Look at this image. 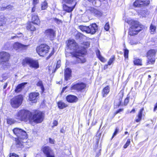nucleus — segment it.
I'll return each instance as SVG.
<instances>
[{"instance_id":"1","label":"nucleus","mask_w":157,"mask_h":157,"mask_svg":"<svg viewBox=\"0 0 157 157\" xmlns=\"http://www.w3.org/2000/svg\"><path fill=\"white\" fill-rule=\"evenodd\" d=\"M67 45L68 47L70 48L71 49H73L75 50V52H73V55L76 58V61H74V63H83L86 62V60L85 59L82 57L80 58H77L78 56H81L83 55H84L85 53L84 51H81L79 50L77 51V49L78 47L77 44L75 41L73 40H68Z\"/></svg>"},{"instance_id":"2","label":"nucleus","mask_w":157,"mask_h":157,"mask_svg":"<svg viewBox=\"0 0 157 157\" xmlns=\"http://www.w3.org/2000/svg\"><path fill=\"white\" fill-rule=\"evenodd\" d=\"M31 113L27 110H21L19 111L16 114L17 118L21 121L29 122Z\"/></svg>"},{"instance_id":"3","label":"nucleus","mask_w":157,"mask_h":157,"mask_svg":"<svg viewBox=\"0 0 157 157\" xmlns=\"http://www.w3.org/2000/svg\"><path fill=\"white\" fill-rule=\"evenodd\" d=\"M44 118V114L40 111H36L33 115L31 113L29 123H31L33 122L36 123H41L43 121Z\"/></svg>"},{"instance_id":"4","label":"nucleus","mask_w":157,"mask_h":157,"mask_svg":"<svg viewBox=\"0 0 157 157\" xmlns=\"http://www.w3.org/2000/svg\"><path fill=\"white\" fill-rule=\"evenodd\" d=\"M78 28L82 31L93 34L95 33L98 29V26L95 23H94L88 26L80 25L78 26Z\"/></svg>"},{"instance_id":"5","label":"nucleus","mask_w":157,"mask_h":157,"mask_svg":"<svg viewBox=\"0 0 157 157\" xmlns=\"http://www.w3.org/2000/svg\"><path fill=\"white\" fill-rule=\"evenodd\" d=\"M22 65L25 66L27 65L31 68L37 69L39 67V63L37 60L32 58H26L23 59L22 62Z\"/></svg>"},{"instance_id":"6","label":"nucleus","mask_w":157,"mask_h":157,"mask_svg":"<svg viewBox=\"0 0 157 157\" xmlns=\"http://www.w3.org/2000/svg\"><path fill=\"white\" fill-rule=\"evenodd\" d=\"M131 24V26L129 28L128 34L130 36H133L136 35L138 32L141 30L142 28L136 22L132 21Z\"/></svg>"},{"instance_id":"7","label":"nucleus","mask_w":157,"mask_h":157,"mask_svg":"<svg viewBox=\"0 0 157 157\" xmlns=\"http://www.w3.org/2000/svg\"><path fill=\"white\" fill-rule=\"evenodd\" d=\"M10 57V55L8 52L4 51L0 52V64L4 67H9L10 64L8 62Z\"/></svg>"},{"instance_id":"8","label":"nucleus","mask_w":157,"mask_h":157,"mask_svg":"<svg viewBox=\"0 0 157 157\" xmlns=\"http://www.w3.org/2000/svg\"><path fill=\"white\" fill-rule=\"evenodd\" d=\"M23 99V97L21 95L13 98L10 100V104L14 108L18 107L21 104Z\"/></svg>"},{"instance_id":"9","label":"nucleus","mask_w":157,"mask_h":157,"mask_svg":"<svg viewBox=\"0 0 157 157\" xmlns=\"http://www.w3.org/2000/svg\"><path fill=\"white\" fill-rule=\"evenodd\" d=\"M49 47L46 44H41L36 48L37 53L41 56H44L49 52Z\"/></svg>"},{"instance_id":"10","label":"nucleus","mask_w":157,"mask_h":157,"mask_svg":"<svg viewBox=\"0 0 157 157\" xmlns=\"http://www.w3.org/2000/svg\"><path fill=\"white\" fill-rule=\"evenodd\" d=\"M42 151L47 157H55L54 153L53 150L48 146L42 147Z\"/></svg>"},{"instance_id":"11","label":"nucleus","mask_w":157,"mask_h":157,"mask_svg":"<svg viewBox=\"0 0 157 157\" xmlns=\"http://www.w3.org/2000/svg\"><path fill=\"white\" fill-rule=\"evenodd\" d=\"M149 3V0H136L134 3L133 5L136 7H140L147 6Z\"/></svg>"},{"instance_id":"12","label":"nucleus","mask_w":157,"mask_h":157,"mask_svg":"<svg viewBox=\"0 0 157 157\" xmlns=\"http://www.w3.org/2000/svg\"><path fill=\"white\" fill-rule=\"evenodd\" d=\"M13 131L18 137H20L21 136L27 137V134L25 131L18 128H14Z\"/></svg>"},{"instance_id":"13","label":"nucleus","mask_w":157,"mask_h":157,"mask_svg":"<svg viewBox=\"0 0 157 157\" xmlns=\"http://www.w3.org/2000/svg\"><path fill=\"white\" fill-rule=\"evenodd\" d=\"M45 37L50 40H52L55 36V32L51 29H49L46 30L44 33Z\"/></svg>"},{"instance_id":"14","label":"nucleus","mask_w":157,"mask_h":157,"mask_svg":"<svg viewBox=\"0 0 157 157\" xmlns=\"http://www.w3.org/2000/svg\"><path fill=\"white\" fill-rule=\"evenodd\" d=\"M86 85L83 83H77L71 86V90H76L78 91L84 89L86 87Z\"/></svg>"},{"instance_id":"15","label":"nucleus","mask_w":157,"mask_h":157,"mask_svg":"<svg viewBox=\"0 0 157 157\" xmlns=\"http://www.w3.org/2000/svg\"><path fill=\"white\" fill-rule=\"evenodd\" d=\"M16 146L17 147H22L23 143L26 141V138H15Z\"/></svg>"},{"instance_id":"16","label":"nucleus","mask_w":157,"mask_h":157,"mask_svg":"<svg viewBox=\"0 0 157 157\" xmlns=\"http://www.w3.org/2000/svg\"><path fill=\"white\" fill-rule=\"evenodd\" d=\"M39 94L37 92L32 93L29 94V100L33 102H36L37 101V97L39 96Z\"/></svg>"},{"instance_id":"17","label":"nucleus","mask_w":157,"mask_h":157,"mask_svg":"<svg viewBox=\"0 0 157 157\" xmlns=\"http://www.w3.org/2000/svg\"><path fill=\"white\" fill-rule=\"evenodd\" d=\"M29 46V45H24L18 42H16L14 44L13 47L16 50L18 49H26Z\"/></svg>"},{"instance_id":"18","label":"nucleus","mask_w":157,"mask_h":157,"mask_svg":"<svg viewBox=\"0 0 157 157\" xmlns=\"http://www.w3.org/2000/svg\"><path fill=\"white\" fill-rule=\"evenodd\" d=\"M67 101L70 103L75 102L78 101V98L75 96L69 95H67L66 98Z\"/></svg>"},{"instance_id":"19","label":"nucleus","mask_w":157,"mask_h":157,"mask_svg":"<svg viewBox=\"0 0 157 157\" xmlns=\"http://www.w3.org/2000/svg\"><path fill=\"white\" fill-rule=\"evenodd\" d=\"M76 4H75V5H73V6L71 7L68 6L66 4H63V9L64 11L68 13H70L73 10Z\"/></svg>"},{"instance_id":"20","label":"nucleus","mask_w":157,"mask_h":157,"mask_svg":"<svg viewBox=\"0 0 157 157\" xmlns=\"http://www.w3.org/2000/svg\"><path fill=\"white\" fill-rule=\"evenodd\" d=\"M71 70L69 68L66 69L64 72L65 79L66 80H68L71 76Z\"/></svg>"},{"instance_id":"21","label":"nucleus","mask_w":157,"mask_h":157,"mask_svg":"<svg viewBox=\"0 0 157 157\" xmlns=\"http://www.w3.org/2000/svg\"><path fill=\"white\" fill-rule=\"evenodd\" d=\"M13 9V6L11 5L6 6L4 4L2 5V7H0V10L2 11L7 9L9 10H12Z\"/></svg>"},{"instance_id":"22","label":"nucleus","mask_w":157,"mask_h":157,"mask_svg":"<svg viewBox=\"0 0 157 157\" xmlns=\"http://www.w3.org/2000/svg\"><path fill=\"white\" fill-rule=\"evenodd\" d=\"M35 24L39 25L40 23V20L37 15H33L32 17V22Z\"/></svg>"},{"instance_id":"23","label":"nucleus","mask_w":157,"mask_h":157,"mask_svg":"<svg viewBox=\"0 0 157 157\" xmlns=\"http://www.w3.org/2000/svg\"><path fill=\"white\" fill-rule=\"evenodd\" d=\"M25 84H26V83L25 82L19 84L16 87L15 90V91L17 93L21 91L24 88L25 85Z\"/></svg>"},{"instance_id":"24","label":"nucleus","mask_w":157,"mask_h":157,"mask_svg":"<svg viewBox=\"0 0 157 157\" xmlns=\"http://www.w3.org/2000/svg\"><path fill=\"white\" fill-rule=\"evenodd\" d=\"M91 12L97 16L101 17L102 15V13L100 11L95 9H92Z\"/></svg>"},{"instance_id":"25","label":"nucleus","mask_w":157,"mask_h":157,"mask_svg":"<svg viewBox=\"0 0 157 157\" xmlns=\"http://www.w3.org/2000/svg\"><path fill=\"white\" fill-rule=\"evenodd\" d=\"M156 52V50L154 49L150 50L147 53V57H152L155 56Z\"/></svg>"},{"instance_id":"26","label":"nucleus","mask_w":157,"mask_h":157,"mask_svg":"<svg viewBox=\"0 0 157 157\" xmlns=\"http://www.w3.org/2000/svg\"><path fill=\"white\" fill-rule=\"evenodd\" d=\"M110 87L109 86L105 87L102 90V94L103 97H105L109 92Z\"/></svg>"},{"instance_id":"27","label":"nucleus","mask_w":157,"mask_h":157,"mask_svg":"<svg viewBox=\"0 0 157 157\" xmlns=\"http://www.w3.org/2000/svg\"><path fill=\"white\" fill-rule=\"evenodd\" d=\"M35 24L33 22H30L28 24L27 28L28 29L30 30L31 31H34L36 30V28L34 26Z\"/></svg>"},{"instance_id":"28","label":"nucleus","mask_w":157,"mask_h":157,"mask_svg":"<svg viewBox=\"0 0 157 157\" xmlns=\"http://www.w3.org/2000/svg\"><path fill=\"white\" fill-rule=\"evenodd\" d=\"M105 0H95L93 1L92 4L96 7H99L101 5V2Z\"/></svg>"},{"instance_id":"29","label":"nucleus","mask_w":157,"mask_h":157,"mask_svg":"<svg viewBox=\"0 0 157 157\" xmlns=\"http://www.w3.org/2000/svg\"><path fill=\"white\" fill-rule=\"evenodd\" d=\"M58 106L59 109H62L67 106V105L61 101L58 103Z\"/></svg>"},{"instance_id":"30","label":"nucleus","mask_w":157,"mask_h":157,"mask_svg":"<svg viewBox=\"0 0 157 157\" xmlns=\"http://www.w3.org/2000/svg\"><path fill=\"white\" fill-rule=\"evenodd\" d=\"M96 54L98 57L101 61L104 62L105 61V59L101 55L99 50H98Z\"/></svg>"},{"instance_id":"31","label":"nucleus","mask_w":157,"mask_h":157,"mask_svg":"<svg viewBox=\"0 0 157 157\" xmlns=\"http://www.w3.org/2000/svg\"><path fill=\"white\" fill-rule=\"evenodd\" d=\"M133 61L134 64L137 65H142V60L136 58L134 59Z\"/></svg>"},{"instance_id":"32","label":"nucleus","mask_w":157,"mask_h":157,"mask_svg":"<svg viewBox=\"0 0 157 157\" xmlns=\"http://www.w3.org/2000/svg\"><path fill=\"white\" fill-rule=\"evenodd\" d=\"M63 2L65 3L68 4H73L75 5V4H76V2L75 0H63Z\"/></svg>"},{"instance_id":"33","label":"nucleus","mask_w":157,"mask_h":157,"mask_svg":"<svg viewBox=\"0 0 157 157\" xmlns=\"http://www.w3.org/2000/svg\"><path fill=\"white\" fill-rule=\"evenodd\" d=\"M36 85L37 86L40 87L42 92H44V88L42 82L41 81H39L37 83Z\"/></svg>"},{"instance_id":"34","label":"nucleus","mask_w":157,"mask_h":157,"mask_svg":"<svg viewBox=\"0 0 157 157\" xmlns=\"http://www.w3.org/2000/svg\"><path fill=\"white\" fill-rule=\"evenodd\" d=\"M147 64H153L155 62L154 58L152 57H147Z\"/></svg>"},{"instance_id":"35","label":"nucleus","mask_w":157,"mask_h":157,"mask_svg":"<svg viewBox=\"0 0 157 157\" xmlns=\"http://www.w3.org/2000/svg\"><path fill=\"white\" fill-rule=\"evenodd\" d=\"M156 27L155 26L151 24L150 27V32L151 34H154L156 32Z\"/></svg>"},{"instance_id":"36","label":"nucleus","mask_w":157,"mask_h":157,"mask_svg":"<svg viewBox=\"0 0 157 157\" xmlns=\"http://www.w3.org/2000/svg\"><path fill=\"white\" fill-rule=\"evenodd\" d=\"M5 20V18L3 15H0V26L2 25Z\"/></svg>"},{"instance_id":"37","label":"nucleus","mask_w":157,"mask_h":157,"mask_svg":"<svg viewBox=\"0 0 157 157\" xmlns=\"http://www.w3.org/2000/svg\"><path fill=\"white\" fill-rule=\"evenodd\" d=\"M96 144L95 145V147H94V150L95 151H99L101 150V149H99V147L98 145V144L99 143V140L98 139H96Z\"/></svg>"},{"instance_id":"38","label":"nucleus","mask_w":157,"mask_h":157,"mask_svg":"<svg viewBox=\"0 0 157 157\" xmlns=\"http://www.w3.org/2000/svg\"><path fill=\"white\" fill-rule=\"evenodd\" d=\"M48 7V4L47 2L45 1L41 5V9L42 10H44L46 9Z\"/></svg>"},{"instance_id":"39","label":"nucleus","mask_w":157,"mask_h":157,"mask_svg":"<svg viewBox=\"0 0 157 157\" xmlns=\"http://www.w3.org/2000/svg\"><path fill=\"white\" fill-rule=\"evenodd\" d=\"M54 20L55 22L59 25H61L62 23V21L61 20L57 18H54Z\"/></svg>"},{"instance_id":"40","label":"nucleus","mask_w":157,"mask_h":157,"mask_svg":"<svg viewBox=\"0 0 157 157\" xmlns=\"http://www.w3.org/2000/svg\"><path fill=\"white\" fill-rule=\"evenodd\" d=\"M124 57L125 58H128V54L129 52V51L126 48H125L124 49Z\"/></svg>"},{"instance_id":"41","label":"nucleus","mask_w":157,"mask_h":157,"mask_svg":"<svg viewBox=\"0 0 157 157\" xmlns=\"http://www.w3.org/2000/svg\"><path fill=\"white\" fill-rule=\"evenodd\" d=\"M115 60V57L114 56H113L111 57L109 59L108 62V65H110L111 64L113 63V61Z\"/></svg>"},{"instance_id":"42","label":"nucleus","mask_w":157,"mask_h":157,"mask_svg":"<svg viewBox=\"0 0 157 157\" xmlns=\"http://www.w3.org/2000/svg\"><path fill=\"white\" fill-rule=\"evenodd\" d=\"M144 110V108H143L140 110L138 113V114L137 115L139 117H140L142 118V112Z\"/></svg>"},{"instance_id":"43","label":"nucleus","mask_w":157,"mask_h":157,"mask_svg":"<svg viewBox=\"0 0 157 157\" xmlns=\"http://www.w3.org/2000/svg\"><path fill=\"white\" fill-rule=\"evenodd\" d=\"M60 64H61V61H60L59 60H58L57 61V64H56V69L58 68H59L60 67ZM56 70H54V71H53V72H55V71H56Z\"/></svg>"},{"instance_id":"44","label":"nucleus","mask_w":157,"mask_h":157,"mask_svg":"<svg viewBox=\"0 0 157 157\" xmlns=\"http://www.w3.org/2000/svg\"><path fill=\"white\" fill-rule=\"evenodd\" d=\"M119 128L117 127L115 129V130L114 132L113 136L112 137H113L114 136H115L119 132Z\"/></svg>"},{"instance_id":"45","label":"nucleus","mask_w":157,"mask_h":157,"mask_svg":"<svg viewBox=\"0 0 157 157\" xmlns=\"http://www.w3.org/2000/svg\"><path fill=\"white\" fill-rule=\"evenodd\" d=\"M130 142V140L128 139L127 140L126 143L124 145V148H126L128 147V146L129 145Z\"/></svg>"},{"instance_id":"46","label":"nucleus","mask_w":157,"mask_h":157,"mask_svg":"<svg viewBox=\"0 0 157 157\" xmlns=\"http://www.w3.org/2000/svg\"><path fill=\"white\" fill-rule=\"evenodd\" d=\"M109 22H108L106 23V24L105 25L104 29L106 31H107L109 30Z\"/></svg>"},{"instance_id":"47","label":"nucleus","mask_w":157,"mask_h":157,"mask_svg":"<svg viewBox=\"0 0 157 157\" xmlns=\"http://www.w3.org/2000/svg\"><path fill=\"white\" fill-rule=\"evenodd\" d=\"M7 123L10 124H11L14 123L13 120L12 119H8L7 120Z\"/></svg>"},{"instance_id":"48","label":"nucleus","mask_w":157,"mask_h":157,"mask_svg":"<svg viewBox=\"0 0 157 157\" xmlns=\"http://www.w3.org/2000/svg\"><path fill=\"white\" fill-rule=\"evenodd\" d=\"M129 98L128 97L126 98L124 100V105H127L129 102Z\"/></svg>"},{"instance_id":"49","label":"nucleus","mask_w":157,"mask_h":157,"mask_svg":"<svg viewBox=\"0 0 157 157\" xmlns=\"http://www.w3.org/2000/svg\"><path fill=\"white\" fill-rule=\"evenodd\" d=\"M48 140L49 143L51 144H54V143L55 140L53 138H49Z\"/></svg>"},{"instance_id":"50","label":"nucleus","mask_w":157,"mask_h":157,"mask_svg":"<svg viewBox=\"0 0 157 157\" xmlns=\"http://www.w3.org/2000/svg\"><path fill=\"white\" fill-rule=\"evenodd\" d=\"M10 157H19L18 156L15 154L13 153H10Z\"/></svg>"},{"instance_id":"51","label":"nucleus","mask_w":157,"mask_h":157,"mask_svg":"<svg viewBox=\"0 0 157 157\" xmlns=\"http://www.w3.org/2000/svg\"><path fill=\"white\" fill-rule=\"evenodd\" d=\"M141 119L142 118L140 117H139L137 116L136 118V121L137 122H139Z\"/></svg>"},{"instance_id":"52","label":"nucleus","mask_w":157,"mask_h":157,"mask_svg":"<svg viewBox=\"0 0 157 157\" xmlns=\"http://www.w3.org/2000/svg\"><path fill=\"white\" fill-rule=\"evenodd\" d=\"M123 110H124L123 109H119L118 110L116 111V112L115 113V114H116L118 113H119L120 112L122 111Z\"/></svg>"},{"instance_id":"53","label":"nucleus","mask_w":157,"mask_h":157,"mask_svg":"<svg viewBox=\"0 0 157 157\" xmlns=\"http://www.w3.org/2000/svg\"><path fill=\"white\" fill-rule=\"evenodd\" d=\"M38 0H33V4L34 6H35L37 3H38Z\"/></svg>"},{"instance_id":"54","label":"nucleus","mask_w":157,"mask_h":157,"mask_svg":"<svg viewBox=\"0 0 157 157\" xmlns=\"http://www.w3.org/2000/svg\"><path fill=\"white\" fill-rule=\"evenodd\" d=\"M157 110V102L155 104V107L154 109V111H155Z\"/></svg>"},{"instance_id":"55","label":"nucleus","mask_w":157,"mask_h":157,"mask_svg":"<svg viewBox=\"0 0 157 157\" xmlns=\"http://www.w3.org/2000/svg\"><path fill=\"white\" fill-rule=\"evenodd\" d=\"M53 124L54 126H56L58 124V122L56 121H55L53 122Z\"/></svg>"},{"instance_id":"56","label":"nucleus","mask_w":157,"mask_h":157,"mask_svg":"<svg viewBox=\"0 0 157 157\" xmlns=\"http://www.w3.org/2000/svg\"><path fill=\"white\" fill-rule=\"evenodd\" d=\"M96 136L98 137L101 136V134L99 133V132H98L96 135Z\"/></svg>"},{"instance_id":"57","label":"nucleus","mask_w":157,"mask_h":157,"mask_svg":"<svg viewBox=\"0 0 157 157\" xmlns=\"http://www.w3.org/2000/svg\"><path fill=\"white\" fill-rule=\"evenodd\" d=\"M122 98H120L119 99V103L118 104V105L119 106L121 104V101H122Z\"/></svg>"},{"instance_id":"58","label":"nucleus","mask_w":157,"mask_h":157,"mask_svg":"<svg viewBox=\"0 0 157 157\" xmlns=\"http://www.w3.org/2000/svg\"><path fill=\"white\" fill-rule=\"evenodd\" d=\"M36 8L35 6H34V7L33 8L32 10V12H34L35 11Z\"/></svg>"},{"instance_id":"59","label":"nucleus","mask_w":157,"mask_h":157,"mask_svg":"<svg viewBox=\"0 0 157 157\" xmlns=\"http://www.w3.org/2000/svg\"><path fill=\"white\" fill-rule=\"evenodd\" d=\"M7 85V83H5V85L4 86L3 88L4 89H6V87Z\"/></svg>"},{"instance_id":"60","label":"nucleus","mask_w":157,"mask_h":157,"mask_svg":"<svg viewBox=\"0 0 157 157\" xmlns=\"http://www.w3.org/2000/svg\"><path fill=\"white\" fill-rule=\"evenodd\" d=\"M97 123V121H93L92 123V124L93 125H95Z\"/></svg>"},{"instance_id":"61","label":"nucleus","mask_w":157,"mask_h":157,"mask_svg":"<svg viewBox=\"0 0 157 157\" xmlns=\"http://www.w3.org/2000/svg\"><path fill=\"white\" fill-rule=\"evenodd\" d=\"M135 112V110L134 109H133L130 112L131 113H134Z\"/></svg>"},{"instance_id":"62","label":"nucleus","mask_w":157,"mask_h":157,"mask_svg":"<svg viewBox=\"0 0 157 157\" xmlns=\"http://www.w3.org/2000/svg\"><path fill=\"white\" fill-rule=\"evenodd\" d=\"M64 130L63 128H62L60 130V132L62 133H64Z\"/></svg>"},{"instance_id":"63","label":"nucleus","mask_w":157,"mask_h":157,"mask_svg":"<svg viewBox=\"0 0 157 157\" xmlns=\"http://www.w3.org/2000/svg\"><path fill=\"white\" fill-rule=\"evenodd\" d=\"M17 37H18V36H12L11 37V39H14L15 38H17Z\"/></svg>"},{"instance_id":"64","label":"nucleus","mask_w":157,"mask_h":157,"mask_svg":"<svg viewBox=\"0 0 157 157\" xmlns=\"http://www.w3.org/2000/svg\"><path fill=\"white\" fill-rule=\"evenodd\" d=\"M67 86H66L64 87L62 90V92H63L67 89Z\"/></svg>"}]
</instances>
